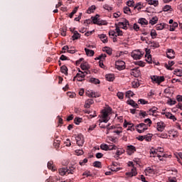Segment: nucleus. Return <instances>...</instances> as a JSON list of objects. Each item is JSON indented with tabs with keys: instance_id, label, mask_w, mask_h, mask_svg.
<instances>
[{
	"instance_id": "obj_34",
	"label": "nucleus",
	"mask_w": 182,
	"mask_h": 182,
	"mask_svg": "<svg viewBox=\"0 0 182 182\" xmlns=\"http://www.w3.org/2000/svg\"><path fill=\"white\" fill-rule=\"evenodd\" d=\"M90 82L91 83H94L95 85H99V83H100V80H99V79L95 78V77H91L90 79Z\"/></svg>"
},
{
	"instance_id": "obj_60",
	"label": "nucleus",
	"mask_w": 182,
	"mask_h": 182,
	"mask_svg": "<svg viewBox=\"0 0 182 182\" xmlns=\"http://www.w3.org/2000/svg\"><path fill=\"white\" fill-rule=\"evenodd\" d=\"M139 103H140V105H147L148 102L146 101L144 99H140L138 100Z\"/></svg>"
},
{
	"instance_id": "obj_35",
	"label": "nucleus",
	"mask_w": 182,
	"mask_h": 182,
	"mask_svg": "<svg viewBox=\"0 0 182 182\" xmlns=\"http://www.w3.org/2000/svg\"><path fill=\"white\" fill-rule=\"evenodd\" d=\"M144 139L146 141H151V139H153V134H147L146 135H144Z\"/></svg>"
},
{
	"instance_id": "obj_48",
	"label": "nucleus",
	"mask_w": 182,
	"mask_h": 182,
	"mask_svg": "<svg viewBox=\"0 0 182 182\" xmlns=\"http://www.w3.org/2000/svg\"><path fill=\"white\" fill-rule=\"evenodd\" d=\"M48 168L49 170H51L52 171H55V168H53V162H48L47 164Z\"/></svg>"
},
{
	"instance_id": "obj_28",
	"label": "nucleus",
	"mask_w": 182,
	"mask_h": 182,
	"mask_svg": "<svg viewBox=\"0 0 182 182\" xmlns=\"http://www.w3.org/2000/svg\"><path fill=\"white\" fill-rule=\"evenodd\" d=\"M138 23H140V25H148L149 21L144 18H141L138 20Z\"/></svg>"
},
{
	"instance_id": "obj_64",
	"label": "nucleus",
	"mask_w": 182,
	"mask_h": 182,
	"mask_svg": "<svg viewBox=\"0 0 182 182\" xmlns=\"http://www.w3.org/2000/svg\"><path fill=\"white\" fill-rule=\"evenodd\" d=\"M167 182H177V179H176V178H169Z\"/></svg>"
},
{
	"instance_id": "obj_23",
	"label": "nucleus",
	"mask_w": 182,
	"mask_h": 182,
	"mask_svg": "<svg viewBox=\"0 0 182 182\" xmlns=\"http://www.w3.org/2000/svg\"><path fill=\"white\" fill-rule=\"evenodd\" d=\"M98 37L103 43H107V36H106V34H100L98 35Z\"/></svg>"
},
{
	"instance_id": "obj_46",
	"label": "nucleus",
	"mask_w": 182,
	"mask_h": 182,
	"mask_svg": "<svg viewBox=\"0 0 182 182\" xmlns=\"http://www.w3.org/2000/svg\"><path fill=\"white\" fill-rule=\"evenodd\" d=\"M60 70L63 73H64V75H68V67L67 66H65V65L62 66L60 68Z\"/></svg>"
},
{
	"instance_id": "obj_29",
	"label": "nucleus",
	"mask_w": 182,
	"mask_h": 182,
	"mask_svg": "<svg viewBox=\"0 0 182 182\" xmlns=\"http://www.w3.org/2000/svg\"><path fill=\"white\" fill-rule=\"evenodd\" d=\"M149 5H154V6H157L159 5V1L157 0H146Z\"/></svg>"
},
{
	"instance_id": "obj_8",
	"label": "nucleus",
	"mask_w": 182,
	"mask_h": 182,
	"mask_svg": "<svg viewBox=\"0 0 182 182\" xmlns=\"http://www.w3.org/2000/svg\"><path fill=\"white\" fill-rule=\"evenodd\" d=\"M85 95L88 97H100V94L93 92L92 90H86Z\"/></svg>"
},
{
	"instance_id": "obj_53",
	"label": "nucleus",
	"mask_w": 182,
	"mask_h": 182,
	"mask_svg": "<svg viewBox=\"0 0 182 182\" xmlns=\"http://www.w3.org/2000/svg\"><path fill=\"white\" fill-rule=\"evenodd\" d=\"M132 12L130 11V8L128 7V6H125L124 7V14H131Z\"/></svg>"
},
{
	"instance_id": "obj_44",
	"label": "nucleus",
	"mask_w": 182,
	"mask_h": 182,
	"mask_svg": "<svg viewBox=\"0 0 182 182\" xmlns=\"http://www.w3.org/2000/svg\"><path fill=\"white\" fill-rule=\"evenodd\" d=\"M150 35L152 39H156V38H157V32L156 31V30H151Z\"/></svg>"
},
{
	"instance_id": "obj_37",
	"label": "nucleus",
	"mask_w": 182,
	"mask_h": 182,
	"mask_svg": "<svg viewBox=\"0 0 182 182\" xmlns=\"http://www.w3.org/2000/svg\"><path fill=\"white\" fill-rule=\"evenodd\" d=\"M150 47L154 48V49H156V48L160 47V44H159V43H157L156 41H153V42H151Z\"/></svg>"
},
{
	"instance_id": "obj_49",
	"label": "nucleus",
	"mask_w": 182,
	"mask_h": 182,
	"mask_svg": "<svg viewBox=\"0 0 182 182\" xmlns=\"http://www.w3.org/2000/svg\"><path fill=\"white\" fill-rule=\"evenodd\" d=\"M82 118L80 117H75L74 119V122L76 124H80V123H82Z\"/></svg>"
},
{
	"instance_id": "obj_43",
	"label": "nucleus",
	"mask_w": 182,
	"mask_h": 182,
	"mask_svg": "<svg viewBox=\"0 0 182 182\" xmlns=\"http://www.w3.org/2000/svg\"><path fill=\"white\" fill-rule=\"evenodd\" d=\"M100 149H101V150H104L105 151H107L108 149H109V145H107V144H102L100 145Z\"/></svg>"
},
{
	"instance_id": "obj_47",
	"label": "nucleus",
	"mask_w": 182,
	"mask_h": 182,
	"mask_svg": "<svg viewBox=\"0 0 182 182\" xmlns=\"http://www.w3.org/2000/svg\"><path fill=\"white\" fill-rule=\"evenodd\" d=\"M173 73L176 75V76H179L181 77L182 76V71L181 70H178L176 69L173 71Z\"/></svg>"
},
{
	"instance_id": "obj_58",
	"label": "nucleus",
	"mask_w": 182,
	"mask_h": 182,
	"mask_svg": "<svg viewBox=\"0 0 182 182\" xmlns=\"http://www.w3.org/2000/svg\"><path fill=\"white\" fill-rule=\"evenodd\" d=\"M132 87H134V89H136V87H139V86H140V84L136 81L132 82Z\"/></svg>"
},
{
	"instance_id": "obj_6",
	"label": "nucleus",
	"mask_w": 182,
	"mask_h": 182,
	"mask_svg": "<svg viewBox=\"0 0 182 182\" xmlns=\"http://www.w3.org/2000/svg\"><path fill=\"white\" fill-rule=\"evenodd\" d=\"M131 56L132 58H133V59H135L136 60H137L139 59H141V57L143 56V53H141V51L139 50H134L132 52Z\"/></svg>"
},
{
	"instance_id": "obj_55",
	"label": "nucleus",
	"mask_w": 182,
	"mask_h": 182,
	"mask_svg": "<svg viewBox=\"0 0 182 182\" xmlns=\"http://www.w3.org/2000/svg\"><path fill=\"white\" fill-rule=\"evenodd\" d=\"M109 150H117V146H116L114 144L108 145V151Z\"/></svg>"
},
{
	"instance_id": "obj_15",
	"label": "nucleus",
	"mask_w": 182,
	"mask_h": 182,
	"mask_svg": "<svg viewBox=\"0 0 182 182\" xmlns=\"http://www.w3.org/2000/svg\"><path fill=\"white\" fill-rule=\"evenodd\" d=\"M131 75L132 76H134V77H139V76H140L141 75L140 70H139V68L132 69L131 72Z\"/></svg>"
},
{
	"instance_id": "obj_57",
	"label": "nucleus",
	"mask_w": 182,
	"mask_h": 182,
	"mask_svg": "<svg viewBox=\"0 0 182 182\" xmlns=\"http://www.w3.org/2000/svg\"><path fill=\"white\" fill-rule=\"evenodd\" d=\"M117 96L118 97V99H123L124 97V94H123V92H118L117 94Z\"/></svg>"
},
{
	"instance_id": "obj_42",
	"label": "nucleus",
	"mask_w": 182,
	"mask_h": 182,
	"mask_svg": "<svg viewBox=\"0 0 182 182\" xmlns=\"http://www.w3.org/2000/svg\"><path fill=\"white\" fill-rule=\"evenodd\" d=\"M156 31H163L164 29V23H159L156 26Z\"/></svg>"
},
{
	"instance_id": "obj_10",
	"label": "nucleus",
	"mask_w": 182,
	"mask_h": 182,
	"mask_svg": "<svg viewBox=\"0 0 182 182\" xmlns=\"http://www.w3.org/2000/svg\"><path fill=\"white\" fill-rule=\"evenodd\" d=\"M136 174H137V169L136 168V167L132 168L130 172L125 173V176H127L128 178H132V177H136Z\"/></svg>"
},
{
	"instance_id": "obj_22",
	"label": "nucleus",
	"mask_w": 182,
	"mask_h": 182,
	"mask_svg": "<svg viewBox=\"0 0 182 182\" xmlns=\"http://www.w3.org/2000/svg\"><path fill=\"white\" fill-rule=\"evenodd\" d=\"M80 68L82 70H89V69H90V65H89V63H82L80 65Z\"/></svg>"
},
{
	"instance_id": "obj_40",
	"label": "nucleus",
	"mask_w": 182,
	"mask_h": 182,
	"mask_svg": "<svg viewBox=\"0 0 182 182\" xmlns=\"http://www.w3.org/2000/svg\"><path fill=\"white\" fill-rule=\"evenodd\" d=\"M157 21H159V18L157 16H154L149 21V23L151 25H156V23H157Z\"/></svg>"
},
{
	"instance_id": "obj_26",
	"label": "nucleus",
	"mask_w": 182,
	"mask_h": 182,
	"mask_svg": "<svg viewBox=\"0 0 182 182\" xmlns=\"http://www.w3.org/2000/svg\"><path fill=\"white\" fill-rule=\"evenodd\" d=\"M85 50L87 56H93L95 55V51L93 50L85 48Z\"/></svg>"
},
{
	"instance_id": "obj_45",
	"label": "nucleus",
	"mask_w": 182,
	"mask_h": 182,
	"mask_svg": "<svg viewBox=\"0 0 182 182\" xmlns=\"http://www.w3.org/2000/svg\"><path fill=\"white\" fill-rule=\"evenodd\" d=\"M128 105L132 106V107H137V103L134 102L132 100H129L127 101Z\"/></svg>"
},
{
	"instance_id": "obj_52",
	"label": "nucleus",
	"mask_w": 182,
	"mask_h": 182,
	"mask_svg": "<svg viewBox=\"0 0 182 182\" xmlns=\"http://www.w3.org/2000/svg\"><path fill=\"white\" fill-rule=\"evenodd\" d=\"M83 150H82V149H77V150H75V154H76V156H82V155H83Z\"/></svg>"
},
{
	"instance_id": "obj_12",
	"label": "nucleus",
	"mask_w": 182,
	"mask_h": 182,
	"mask_svg": "<svg viewBox=\"0 0 182 182\" xmlns=\"http://www.w3.org/2000/svg\"><path fill=\"white\" fill-rule=\"evenodd\" d=\"M129 21L127 19H124V21L119 22L117 26H118L119 28H122V29H127V26H129Z\"/></svg>"
},
{
	"instance_id": "obj_33",
	"label": "nucleus",
	"mask_w": 182,
	"mask_h": 182,
	"mask_svg": "<svg viewBox=\"0 0 182 182\" xmlns=\"http://www.w3.org/2000/svg\"><path fill=\"white\" fill-rule=\"evenodd\" d=\"M95 10L96 6L92 5L88 8V9L87 10V14H92V12H95Z\"/></svg>"
},
{
	"instance_id": "obj_51",
	"label": "nucleus",
	"mask_w": 182,
	"mask_h": 182,
	"mask_svg": "<svg viewBox=\"0 0 182 182\" xmlns=\"http://www.w3.org/2000/svg\"><path fill=\"white\" fill-rule=\"evenodd\" d=\"M73 173H75V167L71 166L68 169V174H73Z\"/></svg>"
},
{
	"instance_id": "obj_2",
	"label": "nucleus",
	"mask_w": 182,
	"mask_h": 182,
	"mask_svg": "<svg viewBox=\"0 0 182 182\" xmlns=\"http://www.w3.org/2000/svg\"><path fill=\"white\" fill-rule=\"evenodd\" d=\"M109 36H123V31L120 30V27L115 24V30H110L109 31Z\"/></svg>"
},
{
	"instance_id": "obj_11",
	"label": "nucleus",
	"mask_w": 182,
	"mask_h": 182,
	"mask_svg": "<svg viewBox=\"0 0 182 182\" xmlns=\"http://www.w3.org/2000/svg\"><path fill=\"white\" fill-rule=\"evenodd\" d=\"M125 65L126 63H124L123 60H117L115 62V66L118 70H123V69L126 68Z\"/></svg>"
},
{
	"instance_id": "obj_32",
	"label": "nucleus",
	"mask_w": 182,
	"mask_h": 182,
	"mask_svg": "<svg viewBox=\"0 0 182 182\" xmlns=\"http://www.w3.org/2000/svg\"><path fill=\"white\" fill-rule=\"evenodd\" d=\"M72 38L73 41H76L77 39H79V38H80V33H79L77 31H74Z\"/></svg>"
},
{
	"instance_id": "obj_27",
	"label": "nucleus",
	"mask_w": 182,
	"mask_h": 182,
	"mask_svg": "<svg viewBox=\"0 0 182 182\" xmlns=\"http://www.w3.org/2000/svg\"><path fill=\"white\" fill-rule=\"evenodd\" d=\"M105 77L108 82H113L114 80V75L113 74H107Z\"/></svg>"
},
{
	"instance_id": "obj_19",
	"label": "nucleus",
	"mask_w": 182,
	"mask_h": 182,
	"mask_svg": "<svg viewBox=\"0 0 182 182\" xmlns=\"http://www.w3.org/2000/svg\"><path fill=\"white\" fill-rule=\"evenodd\" d=\"M134 151H136V147L134 146L129 145L127 146V153L129 156H131V154H133Z\"/></svg>"
},
{
	"instance_id": "obj_16",
	"label": "nucleus",
	"mask_w": 182,
	"mask_h": 182,
	"mask_svg": "<svg viewBox=\"0 0 182 182\" xmlns=\"http://www.w3.org/2000/svg\"><path fill=\"white\" fill-rule=\"evenodd\" d=\"M162 114H165L167 119H170L171 120H173V122H176V120H177V118H176V117L171 112H164L162 113Z\"/></svg>"
},
{
	"instance_id": "obj_62",
	"label": "nucleus",
	"mask_w": 182,
	"mask_h": 182,
	"mask_svg": "<svg viewBox=\"0 0 182 182\" xmlns=\"http://www.w3.org/2000/svg\"><path fill=\"white\" fill-rule=\"evenodd\" d=\"M127 5L128 6H134V1H128L127 2Z\"/></svg>"
},
{
	"instance_id": "obj_4",
	"label": "nucleus",
	"mask_w": 182,
	"mask_h": 182,
	"mask_svg": "<svg viewBox=\"0 0 182 182\" xmlns=\"http://www.w3.org/2000/svg\"><path fill=\"white\" fill-rule=\"evenodd\" d=\"M86 75H87V72H82L80 70H78V73H77L76 76L75 77H77V80L78 82H82V80H85V77H86Z\"/></svg>"
},
{
	"instance_id": "obj_30",
	"label": "nucleus",
	"mask_w": 182,
	"mask_h": 182,
	"mask_svg": "<svg viewBox=\"0 0 182 182\" xmlns=\"http://www.w3.org/2000/svg\"><path fill=\"white\" fill-rule=\"evenodd\" d=\"M58 171L60 176H65L68 173V168H61Z\"/></svg>"
},
{
	"instance_id": "obj_9",
	"label": "nucleus",
	"mask_w": 182,
	"mask_h": 182,
	"mask_svg": "<svg viewBox=\"0 0 182 182\" xmlns=\"http://www.w3.org/2000/svg\"><path fill=\"white\" fill-rule=\"evenodd\" d=\"M136 127L138 133H143L145 130H147V125H146L144 123H141L136 125Z\"/></svg>"
},
{
	"instance_id": "obj_54",
	"label": "nucleus",
	"mask_w": 182,
	"mask_h": 182,
	"mask_svg": "<svg viewBox=\"0 0 182 182\" xmlns=\"http://www.w3.org/2000/svg\"><path fill=\"white\" fill-rule=\"evenodd\" d=\"M77 9H79V7H75L74 9V10L70 14V18H73V15L77 12Z\"/></svg>"
},
{
	"instance_id": "obj_36",
	"label": "nucleus",
	"mask_w": 182,
	"mask_h": 182,
	"mask_svg": "<svg viewBox=\"0 0 182 182\" xmlns=\"http://www.w3.org/2000/svg\"><path fill=\"white\" fill-rule=\"evenodd\" d=\"M123 153H124V149H117V151L115 153L117 157H120V156H122V154H123Z\"/></svg>"
},
{
	"instance_id": "obj_3",
	"label": "nucleus",
	"mask_w": 182,
	"mask_h": 182,
	"mask_svg": "<svg viewBox=\"0 0 182 182\" xmlns=\"http://www.w3.org/2000/svg\"><path fill=\"white\" fill-rule=\"evenodd\" d=\"M99 15L97 14L95 16L92 17L91 19L93 22V23H95V25H107V22L103 20H100V18H99Z\"/></svg>"
},
{
	"instance_id": "obj_38",
	"label": "nucleus",
	"mask_w": 182,
	"mask_h": 182,
	"mask_svg": "<svg viewBox=\"0 0 182 182\" xmlns=\"http://www.w3.org/2000/svg\"><path fill=\"white\" fill-rule=\"evenodd\" d=\"M103 52H106V53H107V55H112V48H110L109 47H104L102 48Z\"/></svg>"
},
{
	"instance_id": "obj_41",
	"label": "nucleus",
	"mask_w": 182,
	"mask_h": 182,
	"mask_svg": "<svg viewBox=\"0 0 182 182\" xmlns=\"http://www.w3.org/2000/svg\"><path fill=\"white\" fill-rule=\"evenodd\" d=\"M125 96L126 97H129V98L133 97V96H134V92H132V90L127 91Z\"/></svg>"
},
{
	"instance_id": "obj_56",
	"label": "nucleus",
	"mask_w": 182,
	"mask_h": 182,
	"mask_svg": "<svg viewBox=\"0 0 182 182\" xmlns=\"http://www.w3.org/2000/svg\"><path fill=\"white\" fill-rule=\"evenodd\" d=\"M151 157H156L157 156V149H154V151H150Z\"/></svg>"
},
{
	"instance_id": "obj_18",
	"label": "nucleus",
	"mask_w": 182,
	"mask_h": 182,
	"mask_svg": "<svg viewBox=\"0 0 182 182\" xmlns=\"http://www.w3.org/2000/svg\"><path fill=\"white\" fill-rule=\"evenodd\" d=\"M93 103H95L93 100L88 99L85 101L84 107H85V109H89L90 107V106H92V105H93Z\"/></svg>"
},
{
	"instance_id": "obj_21",
	"label": "nucleus",
	"mask_w": 182,
	"mask_h": 182,
	"mask_svg": "<svg viewBox=\"0 0 182 182\" xmlns=\"http://www.w3.org/2000/svg\"><path fill=\"white\" fill-rule=\"evenodd\" d=\"M166 56L168 59H173L174 58V50H173V49H168L166 53Z\"/></svg>"
},
{
	"instance_id": "obj_20",
	"label": "nucleus",
	"mask_w": 182,
	"mask_h": 182,
	"mask_svg": "<svg viewBox=\"0 0 182 182\" xmlns=\"http://www.w3.org/2000/svg\"><path fill=\"white\" fill-rule=\"evenodd\" d=\"M145 58H146V61L148 62V63H152L151 55H150V50H146Z\"/></svg>"
},
{
	"instance_id": "obj_5",
	"label": "nucleus",
	"mask_w": 182,
	"mask_h": 182,
	"mask_svg": "<svg viewBox=\"0 0 182 182\" xmlns=\"http://www.w3.org/2000/svg\"><path fill=\"white\" fill-rule=\"evenodd\" d=\"M151 79L153 83H157L158 85H160L161 82H164V77L163 76L152 75Z\"/></svg>"
},
{
	"instance_id": "obj_61",
	"label": "nucleus",
	"mask_w": 182,
	"mask_h": 182,
	"mask_svg": "<svg viewBox=\"0 0 182 182\" xmlns=\"http://www.w3.org/2000/svg\"><path fill=\"white\" fill-rule=\"evenodd\" d=\"M161 139H167V134L166 133H162L159 135H158Z\"/></svg>"
},
{
	"instance_id": "obj_7",
	"label": "nucleus",
	"mask_w": 182,
	"mask_h": 182,
	"mask_svg": "<svg viewBox=\"0 0 182 182\" xmlns=\"http://www.w3.org/2000/svg\"><path fill=\"white\" fill-rule=\"evenodd\" d=\"M76 143L77 146H82L83 144H85V138L83 137V135L82 134H78L75 137Z\"/></svg>"
},
{
	"instance_id": "obj_31",
	"label": "nucleus",
	"mask_w": 182,
	"mask_h": 182,
	"mask_svg": "<svg viewBox=\"0 0 182 182\" xmlns=\"http://www.w3.org/2000/svg\"><path fill=\"white\" fill-rule=\"evenodd\" d=\"M169 26H170L169 31L173 32V31H175L176 28H177V26H178V23H177V22H174L173 23L171 24Z\"/></svg>"
},
{
	"instance_id": "obj_25",
	"label": "nucleus",
	"mask_w": 182,
	"mask_h": 182,
	"mask_svg": "<svg viewBox=\"0 0 182 182\" xmlns=\"http://www.w3.org/2000/svg\"><path fill=\"white\" fill-rule=\"evenodd\" d=\"M144 173L146 176H150L154 173V170L150 167H148L144 170Z\"/></svg>"
},
{
	"instance_id": "obj_13",
	"label": "nucleus",
	"mask_w": 182,
	"mask_h": 182,
	"mask_svg": "<svg viewBox=\"0 0 182 182\" xmlns=\"http://www.w3.org/2000/svg\"><path fill=\"white\" fill-rule=\"evenodd\" d=\"M156 129L158 132H163L164 129H166V124H164L163 122H157Z\"/></svg>"
},
{
	"instance_id": "obj_59",
	"label": "nucleus",
	"mask_w": 182,
	"mask_h": 182,
	"mask_svg": "<svg viewBox=\"0 0 182 182\" xmlns=\"http://www.w3.org/2000/svg\"><path fill=\"white\" fill-rule=\"evenodd\" d=\"M170 9H171V6L166 5V6L164 7V12H168V11H170Z\"/></svg>"
},
{
	"instance_id": "obj_24",
	"label": "nucleus",
	"mask_w": 182,
	"mask_h": 182,
	"mask_svg": "<svg viewBox=\"0 0 182 182\" xmlns=\"http://www.w3.org/2000/svg\"><path fill=\"white\" fill-rule=\"evenodd\" d=\"M148 114L150 116H156L157 115V108H151L148 111Z\"/></svg>"
},
{
	"instance_id": "obj_14",
	"label": "nucleus",
	"mask_w": 182,
	"mask_h": 182,
	"mask_svg": "<svg viewBox=\"0 0 182 182\" xmlns=\"http://www.w3.org/2000/svg\"><path fill=\"white\" fill-rule=\"evenodd\" d=\"M157 151V157H159V160H163L161 159V157H164V149L159 147L156 149Z\"/></svg>"
},
{
	"instance_id": "obj_1",
	"label": "nucleus",
	"mask_w": 182,
	"mask_h": 182,
	"mask_svg": "<svg viewBox=\"0 0 182 182\" xmlns=\"http://www.w3.org/2000/svg\"><path fill=\"white\" fill-rule=\"evenodd\" d=\"M110 113H112V108L110 107H107L102 109L101 114L99 116V122H101V123H107V122L110 120V117H109V114H110Z\"/></svg>"
},
{
	"instance_id": "obj_17",
	"label": "nucleus",
	"mask_w": 182,
	"mask_h": 182,
	"mask_svg": "<svg viewBox=\"0 0 182 182\" xmlns=\"http://www.w3.org/2000/svg\"><path fill=\"white\" fill-rule=\"evenodd\" d=\"M168 134L169 137H172V139H177L178 137V132L176 130H170Z\"/></svg>"
},
{
	"instance_id": "obj_50",
	"label": "nucleus",
	"mask_w": 182,
	"mask_h": 182,
	"mask_svg": "<svg viewBox=\"0 0 182 182\" xmlns=\"http://www.w3.org/2000/svg\"><path fill=\"white\" fill-rule=\"evenodd\" d=\"M93 166H94V167L100 168V167H102V163L100 161H95L93 163Z\"/></svg>"
},
{
	"instance_id": "obj_39",
	"label": "nucleus",
	"mask_w": 182,
	"mask_h": 182,
	"mask_svg": "<svg viewBox=\"0 0 182 182\" xmlns=\"http://www.w3.org/2000/svg\"><path fill=\"white\" fill-rule=\"evenodd\" d=\"M134 8V9H138V11H140V9H143L144 6L141 4V3L139 2L136 4Z\"/></svg>"
},
{
	"instance_id": "obj_63",
	"label": "nucleus",
	"mask_w": 182,
	"mask_h": 182,
	"mask_svg": "<svg viewBox=\"0 0 182 182\" xmlns=\"http://www.w3.org/2000/svg\"><path fill=\"white\" fill-rule=\"evenodd\" d=\"M104 9H106L107 11H112V6L105 4L103 6Z\"/></svg>"
}]
</instances>
